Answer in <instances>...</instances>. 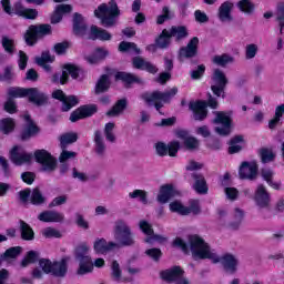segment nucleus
Instances as JSON below:
<instances>
[{
    "instance_id": "obj_47",
    "label": "nucleus",
    "mask_w": 284,
    "mask_h": 284,
    "mask_svg": "<svg viewBox=\"0 0 284 284\" xmlns=\"http://www.w3.org/2000/svg\"><path fill=\"white\" fill-rule=\"evenodd\" d=\"M275 21H277V23H278L280 34H283V30H284V1L277 2Z\"/></svg>"
},
{
    "instance_id": "obj_28",
    "label": "nucleus",
    "mask_w": 284,
    "mask_h": 284,
    "mask_svg": "<svg viewBox=\"0 0 284 284\" xmlns=\"http://www.w3.org/2000/svg\"><path fill=\"white\" fill-rule=\"evenodd\" d=\"M63 213L57 211H43L38 215V221L42 223H63Z\"/></svg>"
},
{
    "instance_id": "obj_55",
    "label": "nucleus",
    "mask_w": 284,
    "mask_h": 284,
    "mask_svg": "<svg viewBox=\"0 0 284 284\" xmlns=\"http://www.w3.org/2000/svg\"><path fill=\"white\" fill-rule=\"evenodd\" d=\"M69 48H70V42L62 41L53 45V51L55 52V54H58V57H61L65 54V52H68Z\"/></svg>"
},
{
    "instance_id": "obj_36",
    "label": "nucleus",
    "mask_w": 284,
    "mask_h": 284,
    "mask_svg": "<svg viewBox=\"0 0 284 284\" xmlns=\"http://www.w3.org/2000/svg\"><path fill=\"white\" fill-rule=\"evenodd\" d=\"M110 85H112V82L110 81V75L102 74L95 83V94H104V92H108L110 90Z\"/></svg>"
},
{
    "instance_id": "obj_64",
    "label": "nucleus",
    "mask_w": 284,
    "mask_h": 284,
    "mask_svg": "<svg viewBox=\"0 0 284 284\" xmlns=\"http://www.w3.org/2000/svg\"><path fill=\"white\" fill-rule=\"evenodd\" d=\"M199 140L194 136H189L184 141V148H186V150H196L199 149Z\"/></svg>"
},
{
    "instance_id": "obj_60",
    "label": "nucleus",
    "mask_w": 284,
    "mask_h": 284,
    "mask_svg": "<svg viewBox=\"0 0 284 284\" xmlns=\"http://www.w3.org/2000/svg\"><path fill=\"white\" fill-rule=\"evenodd\" d=\"M172 245L181 250L184 254H190V246L181 237H175Z\"/></svg>"
},
{
    "instance_id": "obj_33",
    "label": "nucleus",
    "mask_w": 284,
    "mask_h": 284,
    "mask_svg": "<svg viewBox=\"0 0 284 284\" xmlns=\"http://www.w3.org/2000/svg\"><path fill=\"white\" fill-rule=\"evenodd\" d=\"M155 43L160 50H168V48H170V43H172V33H170L168 29H163L155 38Z\"/></svg>"
},
{
    "instance_id": "obj_12",
    "label": "nucleus",
    "mask_w": 284,
    "mask_h": 284,
    "mask_svg": "<svg viewBox=\"0 0 284 284\" xmlns=\"http://www.w3.org/2000/svg\"><path fill=\"white\" fill-rule=\"evenodd\" d=\"M216 126L215 132L220 136H230L232 134V116L224 111H217L215 113V119L213 120Z\"/></svg>"
},
{
    "instance_id": "obj_43",
    "label": "nucleus",
    "mask_w": 284,
    "mask_h": 284,
    "mask_svg": "<svg viewBox=\"0 0 284 284\" xmlns=\"http://www.w3.org/2000/svg\"><path fill=\"white\" fill-rule=\"evenodd\" d=\"M77 141H79V134L74 132L64 133L60 136V148L61 150H68V145H72Z\"/></svg>"
},
{
    "instance_id": "obj_14",
    "label": "nucleus",
    "mask_w": 284,
    "mask_h": 284,
    "mask_svg": "<svg viewBox=\"0 0 284 284\" xmlns=\"http://www.w3.org/2000/svg\"><path fill=\"white\" fill-rule=\"evenodd\" d=\"M155 153L158 156H176L179 154V150H181V142L180 141H171L168 144L165 142H156L154 144Z\"/></svg>"
},
{
    "instance_id": "obj_7",
    "label": "nucleus",
    "mask_w": 284,
    "mask_h": 284,
    "mask_svg": "<svg viewBox=\"0 0 284 284\" xmlns=\"http://www.w3.org/2000/svg\"><path fill=\"white\" fill-rule=\"evenodd\" d=\"M1 6L3 12H6V14H9V17L16 14L17 17H21L22 19H27L30 21H34V19L39 17V11L37 9L26 8L20 1L16 2L12 8L10 0H1Z\"/></svg>"
},
{
    "instance_id": "obj_29",
    "label": "nucleus",
    "mask_w": 284,
    "mask_h": 284,
    "mask_svg": "<svg viewBox=\"0 0 284 284\" xmlns=\"http://www.w3.org/2000/svg\"><path fill=\"white\" fill-rule=\"evenodd\" d=\"M41 132V128L37 125V123L27 124L19 134L20 141H30V139H34L37 134Z\"/></svg>"
},
{
    "instance_id": "obj_49",
    "label": "nucleus",
    "mask_w": 284,
    "mask_h": 284,
    "mask_svg": "<svg viewBox=\"0 0 284 284\" xmlns=\"http://www.w3.org/2000/svg\"><path fill=\"white\" fill-rule=\"evenodd\" d=\"M213 63H215V65H220L221 68H225V65L234 63V58L227 53H223L222 55H214Z\"/></svg>"
},
{
    "instance_id": "obj_8",
    "label": "nucleus",
    "mask_w": 284,
    "mask_h": 284,
    "mask_svg": "<svg viewBox=\"0 0 284 284\" xmlns=\"http://www.w3.org/2000/svg\"><path fill=\"white\" fill-rule=\"evenodd\" d=\"M114 239L122 247H132L136 243L132 229L123 220L115 221Z\"/></svg>"
},
{
    "instance_id": "obj_51",
    "label": "nucleus",
    "mask_w": 284,
    "mask_h": 284,
    "mask_svg": "<svg viewBox=\"0 0 284 284\" xmlns=\"http://www.w3.org/2000/svg\"><path fill=\"white\" fill-rule=\"evenodd\" d=\"M94 143L97 154H103L105 152V143H103V136L101 134V131L94 132Z\"/></svg>"
},
{
    "instance_id": "obj_61",
    "label": "nucleus",
    "mask_w": 284,
    "mask_h": 284,
    "mask_svg": "<svg viewBox=\"0 0 284 284\" xmlns=\"http://www.w3.org/2000/svg\"><path fill=\"white\" fill-rule=\"evenodd\" d=\"M204 74L205 64H199L197 68L191 72V79H193V81H199V79H203Z\"/></svg>"
},
{
    "instance_id": "obj_41",
    "label": "nucleus",
    "mask_w": 284,
    "mask_h": 284,
    "mask_svg": "<svg viewBox=\"0 0 284 284\" xmlns=\"http://www.w3.org/2000/svg\"><path fill=\"white\" fill-rule=\"evenodd\" d=\"M22 250L23 248L21 246H11L0 255L6 263H10L12 260L18 258L21 255Z\"/></svg>"
},
{
    "instance_id": "obj_4",
    "label": "nucleus",
    "mask_w": 284,
    "mask_h": 284,
    "mask_svg": "<svg viewBox=\"0 0 284 284\" xmlns=\"http://www.w3.org/2000/svg\"><path fill=\"white\" fill-rule=\"evenodd\" d=\"M94 17L101 20L103 28H113L116 26V20L121 17V9L116 0H110L108 3H101L94 10Z\"/></svg>"
},
{
    "instance_id": "obj_46",
    "label": "nucleus",
    "mask_w": 284,
    "mask_h": 284,
    "mask_svg": "<svg viewBox=\"0 0 284 284\" xmlns=\"http://www.w3.org/2000/svg\"><path fill=\"white\" fill-rule=\"evenodd\" d=\"M170 212L174 214H180V216H187L189 209L187 206L183 205L180 201H173L169 204Z\"/></svg>"
},
{
    "instance_id": "obj_34",
    "label": "nucleus",
    "mask_w": 284,
    "mask_h": 284,
    "mask_svg": "<svg viewBox=\"0 0 284 284\" xmlns=\"http://www.w3.org/2000/svg\"><path fill=\"white\" fill-rule=\"evenodd\" d=\"M232 8H234V3L230 1L223 2L219 8V19L222 22L232 21Z\"/></svg>"
},
{
    "instance_id": "obj_50",
    "label": "nucleus",
    "mask_w": 284,
    "mask_h": 284,
    "mask_svg": "<svg viewBox=\"0 0 284 284\" xmlns=\"http://www.w3.org/2000/svg\"><path fill=\"white\" fill-rule=\"evenodd\" d=\"M212 80L214 81L215 85L227 88V77H225V73L220 69L214 70Z\"/></svg>"
},
{
    "instance_id": "obj_32",
    "label": "nucleus",
    "mask_w": 284,
    "mask_h": 284,
    "mask_svg": "<svg viewBox=\"0 0 284 284\" xmlns=\"http://www.w3.org/2000/svg\"><path fill=\"white\" fill-rule=\"evenodd\" d=\"M17 128V122L12 118H2L0 119V134H4V136H9L12 134Z\"/></svg>"
},
{
    "instance_id": "obj_57",
    "label": "nucleus",
    "mask_w": 284,
    "mask_h": 284,
    "mask_svg": "<svg viewBox=\"0 0 284 284\" xmlns=\"http://www.w3.org/2000/svg\"><path fill=\"white\" fill-rule=\"evenodd\" d=\"M187 216H190V214H192L193 216H199V214H201V203L199 202V200H192L190 202V206H187Z\"/></svg>"
},
{
    "instance_id": "obj_6",
    "label": "nucleus",
    "mask_w": 284,
    "mask_h": 284,
    "mask_svg": "<svg viewBox=\"0 0 284 284\" xmlns=\"http://www.w3.org/2000/svg\"><path fill=\"white\" fill-rule=\"evenodd\" d=\"M68 261L70 257H62L60 261L51 262L50 258H40L39 265L43 274H51L55 278H65L68 275Z\"/></svg>"
},
{
    "instance_id": "obj_58",
    "label": "nucleus",
    "mask_w": 284,
    "mask_h": 284,
    "mask_svg": "<svg viewBox=\"0 0 284 284\" xmlns=\"http://www.w3.org/2000/svg\"><path fill=\"white\" fill-rule=\"evenodd\" d=\"M2 48L8 54H14V40L3 37Z\"/></svg>"
},
{
    "instance_id": "obj_15",
    "label": "nucleus",
    "mask_w": 284,
    "mask_h": 284,
    "mask_svg": "<svg viewBox=\"0 0 284 284\" xmlns=\"http://www.w3.org/2000/svg\"><path fill=\"white\" fill-rule=\"evenodd\" d=\"M98 110L97 104L81 105L70 114L69 121H71V123H77V121L90 119V116L97 114Z\"/></svg>"
},
{
    "instance_id": "obj_48",
    "label": "nucleus",
    "mask_w": 284,
    "mask_h": 284,
    "mask_svg": "<svg viewBox=\"0 0 284 284\" xmlns=\"http://www.w3.org/2000/svg\"><path fill=\"white\" fill-rule=\"evenodd\" d=\"M118 50L119 52H135V54H141V49H139L134 42L122 41L120 42Z\"/></svg>"
},
{
    "instance_id": "obj_40",
    "label": "nucleus",
    "mask_w": 284,
    "mask_h": 284,
    "mask_svg": "<svg viewBox=\"0 0 284 284\" xmlns=\"http://www.w3.org/2000/svg\"><path fill=\"white\" fill-rule=\"evenodd\" d=\"M169 32L171 37H175V41H183V39L190 37V31H187V27L185 26H173Z\"/></svg>"
},
{
    "instance_id": "obj_5",
    "label": "nucleus",
    "mask_w": 284,
    "mask_h": 284,
    "mask_svg": "<svg viewBox=\"0 0 284 284\" xmlns=\"http://www.w3.org/2000/svg\"><path fill=\"white\" fill-rule=\"evenodd\" d=\"M74 258L79 261L78 274L83 276L94 271V263H92V256H90V246L88 243L82 242L74 248Z\"/></svg>"
},
{
    "instance_id": "obj_31",
    "label": "nucleus",
    "mask_w": 284,
    "mask_h": 284,
    "mask_svg": "<svg viewBox=\"0 0 284 284\" xmlns=\"http://www.w3.org/2000/svg\"><path fill=\"white\" fill-rule=\"evenodd\" d=\"M174 196V185L172 184H164L160 187V192L158 194V202L165 204Z\"/></svg>"
},
{
    "instance_id": "obj_35",
    "label": "nucleus",
    "mask_w": 284,
    "mask_h": 284,
    "mask_svg": "<svg viewBox=\"0 0 284 284\" xmlns=\"http://www.w3.org/2000/svg\"><path fill=\"white\" fill-rule=\"evenodd\" d=\"M62 70H65L68 72L69 77H71V79H73V81L79 80V77H83L85 74V70H83V68H81L74 63L63 64Z\"/></svg>"
},
{
    "instance_id": "obj_23",
    "label": "nucleus",
    "mask_w": 284,
    "mask_h": 284,
    "mask_svg": "<svg viewBox=\"0 0 284 284\" xmlns=\"http://www.w3.org/2000/svg\"><path fill=\"white\" fill-rule=\"evenodd\" d=\"M110 57V51L103 47H98L90 55L84 57V61L90 65H97L101 63V61H105Z\"/></svg>"
},
{
    "instance_id": "obj_16",
    "label": "nucleus",
    "mask_w": 284,
    "mask_h": 284,
    "mask_svg": "<svg viewBox=\"0 0 284 284\" xmlns=\"http://www.w3.org/2000/svg\"><path fill=\"white\" fill-rule=\"evenodd\" d=\"M139 227L141 232L144 233L146 236L144 239V243L152 245V243H163V241H165V237L154 233V229L152 227V224H150V222L141 220L139 223Z\"/></svg>"
},
{
    "instance_id": "obj_38",
    "label": "nucleus",
    "mask_w": 284,
    "mask_h": 284,
    "mask_svg": "<svg viewBox=\"0 0 284 284\" xmlns=\"http://www.w3.org/2000/svg\"><path fill=\"white\" fill-rule=\"evenodd\" d=\"M20 236L22 241H34V230L26 221L20 220Z\"/></svg>"
},
{
    "instance_id": "obj_54",
    "label": "nucleus",
    "mask_w": 284,
    "mask_h": 284,
    "mask_svg": "<svg viewBox=\"0 0 284 284\" xmlns=\"http://www.w3.org/2000/svg\"><path fill=\"white\" fill-rule=\"evenodd\" d=\"M130 199H139L143 205H148V192L143 190H134L133 192L129 193Z\"/></svg>"
},
{
    "instance_id": "obj_56",
    "label": "nucleus",
    "mask_w": 284,
    "mask_h": 284,
    "mask_svg": "<svg viewBox=\"0 0 284 284\" xmlns=\"http://www.w3.org/2000/svg\"><path fill=\"white\" fill-rule=\"evenodd\" d=\"M146 256H149V258H152V261H154L155 263H159V261H161V256H163V252L161 251V248H148L145 251Z\"/></svg>"
},
{
    "instance_id": "obj_21",
    "label": "nucleus",
    "mask_w": 284,
    "mask_h": 284,
    "mask_svg": "<svg viewBox=\"0 0 284 284\" xmlns=\"http://www.w3.org/2000/svg\"><path fill=\"white\" fill-rule=\"evenodd\" d=\"M199 54V37H193L186 47L179 50V59H194Z\"/></svg>"
},
{
    "instance_id": "obj_27",
    "label": "nucleus",
    "mask_w": 284,
    "mask_h": 284,
    "mask_svg": "<svg viewBox=\"0 0 284 284\" xmlns=\"http://www.w3.org/2000/svg\"><path fill=\"white\" fill-rule=\"evenodd\" d=\"M88 32V24H85V20L83 16L79 12L73 14V34L75 37H85Z\"/></svg>"
},
{
    "instance_id": "obj_63",
    "label": "nucleus",
    "mask_w": 284,
    "mask_h": 284,
    "mask_svg": "<svg viewBox=\"0 0 284 284\" xmlns=\"http://www.w3.org/2000/svg\"><path fill=\"white\" fill-rule=\"evenodd\" d=\"M28 54L24 51H19L18 65L19 70H26L28 68Z\"/></svg>"
},
{
    "instance_id": "obj_2",
    "label": "nucleus",
    "mask_w": 284,
    "mask_h": 284,
    "mask_svg": "<svg viewBox=\"0 0 284 284\" xmlns=\"http://www.w3.org/2000/svg\"><path fill=\"white\" fill-rule=\"evenodd\" d=\"M7 101L3 104V110L8 114H17L19 108L14 99H26L28 97L29 103H33L37 108L48 105V94L41 92L38 88H21L10 87L7 91Z\"/></svg>"
},
{
    "instance_id": "obj_30",
    "label": "nucleus",
    "mask_w": 284,
    "mask_h": 284,
    "mask_svg": "<svg viewBox=\"0 0 284 284\" xmlns=\"http://www.w3.org/2000/svg\"><path fill=\"white\" fill-rule=\"evenodd\" d=\"M115 81H122L125 88H130L133 83H141L139 77L134 75L133 73H128L125 71H118L115 73Z\"/></svg>"
},
{
    "instance_id": "obj_39",
    "label": "nucleus",
    "mask_w": 284,
    "mask_h": 284,
    "mask_svg": "<svg viewBox=\"0 0 284 284\" xmlns=\"http://www.w3.org/2000/svg\"><path fill=\"white\" fill-rule=\"evenodd\" d=\"M239 143H245V139L243 135H234L230 142H229V154H239L241 150H243V146Z\"/></svg>"
},
{
    "instance_id": "obj_20",
    "label": "nucleus",
    "mask_w": 284,
    "mask_h": 284,
    "mask_svg": "<svg viewBox=\"0 0 284 284\" xmlns=\"http://www.w3.org/2000/svg\"><path fill=\"white\" fill-rule=\"evenodd\" d=\"M183 276H185V271L179 265L160 272V278L166 283H176Z\"/></svg>"
},
{
    "instance_id": "obj_1",
    "label": "nucleus",
    "mask_w": 284,
    "mask_h": 284,
    "mask_svg": "<svg viewBox=\"0 0 284 284\" xmlns=\"http://www.w3.org/2000/svg\"><path fill=\"white\" fill-rule=\"evenodd\" d=\"M190 250L194 261H212V263H222L224 270L231 274H236L239 267V260L234 255L226 253L222 257H219L216 253H212L210 244L206 243L203 237L199 235L189 236Z\"/></svg>"
},
{
    "instance_id": "obj_3",
    "label": "nucleus",
    "mask_w": 284,
    "mask_h": 284,
    "mask_svg": "<svg viewBox=\"0 0 284 284\" xmlns=\"http://www.w3.org/2000/svg\"><path fill=\"white\" fill-rule=\"evenodd\" d=\"M176 94H179V88L174 87L166 92H162L159 90L152 92L146 91L142 93L140 98L142 99V101H144V103H146V105H149V108L153 105L156 112L163 115L164 113L163 111H161V109L165 105V103H171L172 99H174Z\"/></svg>"
},
{
    "instance_id": "obj_44",
    "label": "nucleus",
    "mask_w": 284,
    "mask_h": 284,
    "mask_svg": "<svg viewBox=\"0 0 284 284\" xmlns=\"http://www.w3.org/2000/svg\"><path fill=\"white\" fill-rule=\"evenodd\" d=\"M40 254L37 251H28L22 258L20 266L28 267V265H34V263H39L41 258H39Z\"/></svg>"
},
{
    "instance_id": "obj_22",
    "label": "nucleus",
    "mask_w": 284,
    "mask_h": 284,
    "mask_svg": "<svg viewBox=\"0 0 284 284\" xmlns=\"http://www.w3.org/2000/svg\"><path fill=\"white\" fill-rule=\"evenodd\" d=\"M55 57L50 53V50L42 51L39 57H36L34 63L42 68L44 72L48 74H52V65L50 63H54Z\"/></svg>"
},
{
    "instance_id": "obj_59",
    "label": "nucleus",
    "mask_w": 284,
    "mask_h": 284,
    "mask_svg": "<svg viewBox=\"0 0 284 284\" xmlns=\"http://www.w3.org/2000/svg\"><path fill=\"white\" fill-rule=\"evenodd\" d=\"M44 239H61V232L53 227H47L42 231Z\"/></svg>"
},
{
    "instance_id": "obj_24",
    "label": "nucleus",
    "mask_w": 284,
    "mask_h": 284,
    "mask_svg": "<svg viewBox=\"0 0 284 284\" xmlns=\"http://www.w3.org/2000/svg\"><path fill=\"white\" fill-rule=\"evenodd\" d=\"M119 244L115 242H108L106 239H97L93 243V250L95 254H108V252H112V250H116Z\"/></svg>"
},
{
    "instance_id": "obj_9",
    "label": "nucleus",
    "mask_w": 284,
    "mask_h": 284,
    "mask_svg": "<svg viewBox=\"0 0 284 284\" xmlns=\"http://www.w3.org/2000/svg\"><path fill=\"white\" fill-rule=\"evenodd\" d=\"M52 34V26L48 23L31 24L24 33V41L27 45H37L39 39L50 37Z\"/></svg>"
},
{
    "instance_id": "obj_52",
    "label": "nucleus",
    "mask_w": 284,
    "mask_h": 284,
    "mask_svg": "<svg viewBox=\"0 0 284 284\" xmlns=\"http://www.w3.org/2000/svg\"><path fill=\"white\" fill-rule=\"evenodd\" d=\"M237 8L245 14H252L256 7L252 3V0H240L237 2Z\"/></svg>"
},
{
    "instance_id": "obj_19",
    "label": "nucleus",
    "mask_w": 284,
    "mask_h": 284,
    "mask_svg": "<svg viewBox=\"0 0 284 284\" xmlns=\"http://www.w3.org/2000/svg\"><path fill=\"white\" fill-rule=\"evenodd\" d=\"M21 146L14 145L9 151V159L13 165H23L24 163H32V153L21 152Z\"/></svg>"
},
{
    "instance_id": "obj_53",
    "label": "nucleus",
    "mask_w": 284,
    "mask_h": 284,
    "mask_svg": "<svg viewBox=\"0 0 284 284\" xmlns=\"http://www.w3.org/2000/svg\"><path fill=\"white\" fill-rule=\"evenodd\" d=\"M260 156H261L262 163H272V161L276 159V154H274V151L267 148H262L260 150Z\"/></svg>"
},
{
    "instance_id": "obj_62",
    "label": "nucleus",
    "mask_w": 284,
    "mask_h": 284,
    "mask_svg": "<svg viewBox=\"0 0 284 284\" xmlns=\"http://www.w3.org/2000/svg\"><path fill=\"white\" fill-rule=\"evenodd\" d=\"M70 159H77V152L62 149V152L59 156V162L65 163V161H70Z\"/></svg>"
},
{
    "instance_id": "obj_18",
    "label": "nucleus",
    "mask_w": 284,
    "mask_h": 284,
    "mask_svg": "<svg viewBox=\"0 0 284 284\" xmlns=\"http://www.w3.org/2000/svg\"><path fill=\"white\" fill-rule=\"evenodd\" d=\"M189 110L193 113L194 121H205L207 119V104L205 100L189 102Z\"/></svg>"
},
{
    "instance_id": "obj_17",
    "label": "nucleus",
    "mask_w": 284,
    "mask_h": 284,
    "mask_svg": "<svg viewBox=\"0 0 284 284\" xmlns=\"http://www.w3.org/2000/svg\"><path fill=\"white\" fill-rule=\"evenodd\" d=\"M255 205L261 210L270 209V203H272V195L267 192V189L263 184H258L254 194Z\"/></svg>"
},
{
    "instance_id": "obj_37",
    "label": "nucleus",
    "mask_w": 284,
    "mask_h": 284,
    "mask_svg": "<svg viewBox=\"0 0 284 284\" xmlns=\"http://www.w3.org/2000/svg\"><path fill=\"white\" fill-rule=\"evenodd\" d=\"M90 39H92V41H97V39H100V41H110L112 39V34H110L105 29L92 26Z\"/></svg>"
},
{
    "instance_id": "obj_10",
    "label": "nucleus",
    "mask_w": 284,
    "mask_h": 284,
    "mask_svg": "<svg viewBox=\"0 0 284 284\" xmlns=\"http://www.w3.org/2000/svg\"><path fill=\"white\" fill-rule=\"evenodd\" d=\"M19 200L22 205H28V203H30L36 207H41V205H45L47 203V199L38 186L33 190L30 187L21 190L19 192Z\"/></svg>"
},
{
    "instance_id": "obj_45",
    "label": "nucleus",
    "mask_w": 284,
    "mask_h": 284,
    "mask_svg": "<svg viewBox=\"0 0 284 284\" xmlns=\"http://www.w3.org/2000/svg\"><path fill=\"white\" fill-rule=\"evenodd\" d=\"M79 105V98L77 95H67L64 100H62L61 112H70L72 108H77Z\"/></svg>"
},
{
    "instance_id": "obj_26",
    "label": "nucleus",
    "mask_w": 284,
    "mask_h": 284,
    "mask_svg": "<svg viewBox=\"0 0 284 284\" xmlns=\"http://www.w3.org/2000/svg\"><path fill=\"white\" fill-rule=\"evenodd\" d=\"M132 65L135 70H143L144 72H149V74H156L159 72L156 65L139 55L132 59Z\"/></svg>"
},
{
    "instance_id": "obj_13",
    "label": "nucleus",
    "mask_w": 284,
    "mask_h": 284,
    "mask_svg": "<svg viewBox=\"0 0 284 284\" xmlns=\"http://www.w3.org/2000/svg\"><path fill=\"white\" fill-rule=\"evenodd\" d=\"M239 176L242 181H256L258 178V164L256 161H244L240 165Z\"/></svg>"
},
{
    "instance_id": "obj_42",
    "label": "nucleus",
    "mask_w": 284,
    "mask_h": 284,
    "mask_svg": "<svg viewBox=\"0 0 284 284\" xmlns=\"http://www.w3.org/2000/svg\"><path fill=\"white\" fill-rule=\"evenodd\" d=\"M128 108V99L123 98L115 102V104L106 112V116H119Z\"/></svg>"
},
{
    "instance_id": "obj_11",
    "label": "nucleus",
    "mask_w": 284,
    "mask_h": 284,
    "mask_svg": "<svg viewBox=\"0 0 284 284\" xmlns=\"http://www.w3.org/2000/svg\"><path fill=\"white\" fill-rule=\"evenodd\" d=\"M36 161L41 165V172L52 173L57 170V158L44 149L36 150L33 153Z\"/></svg>"
},
{
    "instance_id": "obj_25",
    "label": "nucleus",
    "mask_w": 284,
    "mask_h": 284,
    "mask_svg": "<svg viewBox=\"0 0 284 284\" xmlns=\"http://www.w3.org/2000/svg\"><path fill=\"white\" fill-rule=\"evenodd\" d=\"M191 179L194 180L193 190L196 191L197 194H207L210 187L207 186V180H205L203 173L193 172L191 173Z\"/></svg>"
}]
</instances>
